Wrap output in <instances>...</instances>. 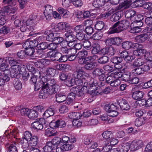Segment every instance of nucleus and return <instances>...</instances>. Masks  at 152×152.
I'll list each match as a JSON object with an SVG mask.
<instances>
[{"mask_svg":"<svg viewBox=\"0 0 152 152\" xmlns=\"http://www.w3.org/2000/svg\"><path fill=\"white\" fill-rule=\"evenodd\" d=\"M119 57H114L111 58V61L115 64H120L122 61L121 58H124V60L127 62H131L135 58V57L132 54L129 53L126 50H124L120 54Z\"/></svg>","mask_w":152,"mask_h":152,"instance_id":"f257e3e1","label":"nucleus"},{"mask_svg":"<svg viewBox=\"0 0 152 152\" xmlns=\"http://www.w3.org/2000/svg\"><path fill=\"white\" fill-rule=\"evenodd\" d=\"M129 23L126 20H123L115 23L107 32L108 34L119 32L127 28Z\"/></svg>","mask_w":152,"mask_h":152,"instance_id":"f03ea898","label":"nucleus"},{"mask_svg":"<svg viewBox=\"0 0 152 152\" xmlns=\"http://www.w3.org/2000/svg\"><path fill=\"white\" fill-rule=\"evenodd\" d=\"M47 77H31L30 83L34 85V90L38 91L47 82Z\"/></svg>","mask_w":152,"mask_h":152,"instance_id":"7ed1b4c3","label":"nucleus"},{"mask_svg":"<svg viewBox=\"0 0 152 152\" xmlns=\"http://www.w3.org/2000/svg\"><path fill=\"white\" fill-rule=\"evenodd\" d=\"M20 28V31L24 32L28 31L33 30L35 26V24L33 19H28L26 21H23L22 22Z\"/></svg>","mask_w":152,"mask_h":152,"instance_id":"20e7f679","label":"nucleus"},{"mask_svg":"<svg viewBox=\"0 0 152 152\" xmlns=\"http://www.w3.org/2000/svg\"><path fill=\"white\" fill-rule=\"evenodd\" d=\"M91 57V59L86 63L84 66V68L87 70H91L96 68L98 65V64L96 59L97 58V56L96 55H93L89 56Z\"/></svg>","mask_w":152,"mask_h":152,"instance_id":"39448f33","label":"nucleus"},{"mask_svg":"<svg viewBox=\"0 0 152 152\" xmlns=\"http://www.w3.org/2000/svg\"><path fill=\"white\" fill-rule=\"evenodd\" d=\"M42 87L44 89V91H45V93H47V94H53L55 93L58 90L57 88L58 86L56 84L50 85L48 83H47L46 84H45Z\"/></svg>","mask_w":152,"mask_h":152,"instance_id":"423d86ee","label":"nucleus"},{"mask_svg":"<svg viewBox=\"0 0 152 152\" xmlns=\"http://www.w3.org/2000/svg\"><path fill=\"white\" fill-rule=\"evenodd\" d=\"M89 88L88 89H90L94 95H98L102 94L101 90L100 88L97 89L98 85L96 82L91 80L89 84H88Z\"/></svg>","mask_w":152,"mask_h":152,"instance_id":"0eeeda50","label":"nucleus"},{"mask_svg":"<svg viewBox=\"0 0 152 152\" xmlns=\"http://www.w3.org/2000/svg\"><path fill=\"white\" fill-rule=\"evenodd\" d=\"M41 39V38L39 37L33 40H31V39H28L23 44V48H27V46L32 48L36 46L37 47L38 44L39 43V41Z\"/></svg>","mask_w":152,"mask_h":152,"instance_id":"6e6552de","label":"nucleus"},{"mask_svg":"<svg viewBox=\"0 0 152 152\" xmlns=\"http://www.w3.org/2000/svg\"><path fill=\"white\" fill-rule=\"evenodd\" d=\"M134 50L133 52L134 55L137 56H140L145 54L146 50L143 48V47L142 45L138 43L134 44Z\"/></svg>","mask_w":152,"mask_h":152,"instance_id":"1a4fd4ad","label":"nucleus"},{"mask_svg":"<svg viewBox=\"0 0 152 152\" xmlns=\"http://www.w3.org/2000/svg\"><path fill=\"white\" fill-rule=\"evenodd\" d=\"M70 26V24L68 23L61 22L59 23L57 26H55L52 28V31L53 32H57L59 30L64 31L69 28Z\"/></svg>","mask_w":152,"mask_h":152,"instance_id":"9d476101","label":"nucleus"},{"mask_svg":"<svg viewBox=\"0 0 152 152\" xmlns=\"http://www.w3.org/2000/svg\"><path fill=\"white\" fill-rule=\"evenodd\" d=\"M49 125L52 129L58 127L61 128L65 127L66 124L64 121L62 119H60L56 121H52L49 123Z\"/></svg>","mask_w":152,"mask_h":152,"instance_id":"9b49d317","label":"nucleus"},{"mask_svg":"<svg viewBox=\"0 0 152 152\" xmlns=\"http://www.w3.org/2000/svg\"><path fill=\"white\" fill-rule=\"evenodd\" d=\"M143 143L140 140H135L129 145V149L132 151H134L140 148L142 146Z\"/></svg>","mask_w":152,"mask_h":152,"instance_id":"f8f14e48","label":"nucleus"},{"mask_svg":"<svg viewBox=\"0 0 152 152\" xmlns=\"http://www.w3.org/2000/svg\"><path fill=\"white\" fill-rule=\"evenodd\" d=\"M129 149V145L127 143H123L118 148L111 149L110 152H127Z\"/></svg>","mask_w":152,"mask_h":152,"instance_id":"ddd939ff","label":"nucleus"},{"mask_svg":"<svg viewBox=\"0 0 152 152\" xmlns=\"http://www.w3.org/2000/svg\"><path fill=\"white\" fill-rule=\"evenodd\" d=\"M32 137L31 133L28 132H26L24 133L21 140L24 148H26L28 147V141Z\"/></svg>","mask_w":152,"mask_h":152,"instance_id":"4468645a","label":"nucleus"},{"mask_svg":"<svg viewBox=\"0 0 152 152\" xmlns=\"http://www.w3.org/2000/svg\"><path fill=\"white\" fill-rule=\"evenodd\" d=\"M122 42L121 39L118 37H112L108 38L106 41V43L109 45H118Z\"/></svg>","mask_w":152,"mask_h":152,"instance_id":"2eb2a0df","label":"nucleus"},{"mask_svg":"<svg viewBox=\"0 0 152 152\" xmlns=\"http://www.w3.org/2000/svg\"><path fill=\"white\" fill-rule=\"evenodd\" d=\"M21 72L22 76H38L39 75L40 76V75H42L39 70L35 69H33L32 71H29L27 72V71H26V69H25L23 71H21Z\"/></svg>","mask_w":152,"mask_h":152,"instance_id":"dca6fc26","label":"nucleus"},{"mask_svg":"<svg viewBox=\"0 0 152 152\" xmlns=\"http://www.w3.org/2000/svg\"><path fill=\"white\" fill-rule=\"evenodd\" d=\"M76 88L77 92L76 94L79 96H82L83 95L85 92L89 88L88 83H85L84 86L83 87H74Z\"/></svg>","mask_w":152,"mask_h":152,"instance_id":"f3484780","label":"nucleus"},{"mask_svg":"<svg viewBox=\"0 0 152 152\" xmlns=\"http://www.w3.org/2000/svg\"><path fill=\"white\" fill-rule=\"evenodd\" d=\"M117 102L122 110H128L130 109V106L125 99L122 98L118 99Z\"/></svg>","mask_w":152,"mask_h":152,"instance_id":"a211bd4d","label":"nucleus"},{"mask_svg":"<svg viewBox=\"0 0 152 152\" xmlns=\"http://www.w3.org/2000/svg\"><path fill=\"white\" fill-rule=\"evenodd\" d=\"M19 68V65H16L10 68V72L11 76H18L19 74L18 72H19L20 74H21V71H23L24 69H25L24 68H23L20 70Z\"/></svg>","mask_w":152,"mask_h":152,"instance_id":"6ab92c4d","label":"nucleus"},{"mask_svg":"<svg viewBox=\"0 0 152 152\" xmlns=\"http://www.w3.org/2000/svg\"><path fill=\"white\" fill-rule=\"evenodd\" d=\"M61 54L58 52L54 50H52L50 51L47 53V56L48 57L54 58V60L59 61Z\"/></svg>","mask_w":152,"mask_h":152,"instance_id":"aec40b11","label":"nucleus"},{"mask_svg":"<svg viewBox=\"0 0 152 152\" xmlns=\"http://www.w3.org/2000/svg\"><path fill=\"white\" fill-rule=\"evenodd\" d=\"M45 121L44 119L34 121L32 124V126L34 129L38 130H41L43 127L42 122H43L45 124H46L45 122Z\"/></svg>","mask_w":152,"mask_h":152,"instance_id":"412c9836","label":"nucleus"},{"mask_svg":"<svg viewBox=\"0 0 152 152\" xmlns=\"http://www.w3.org/2000/svg\"><path fill=\"white\" fill-rule=\"evenodd\" d=\"M121 3L117 7L115 8L116 10L122 11L125 9H127L129 7L130 3L128 1H121Z\"/></svg>","mask_w":152,"mask_h":152,"instance_id":"4be33fe9","label":"nucleus"},{"mask_svg":"<svg viewBox=\"0 0 152 152\" xmlns=\"http://www.w3.org/2000/svg\"><path fill=\"white\" fill-rule=\"evenodd\" d=\"M148 35L146 32H144L137 36L135 38L136 42L139 43H142L146 40H148Z\"/></svg>","mask_w":152,"mask_h":152,"instance_id":"5701e85b","label":"nucleus"},{"mask_svg":"<svg viewBox=\"0 0 152 152\" xmlns=\"http://www.w3.org/2000/svg\"><path fill=\"white\" fill-rule=\"evenodd\" d=\"M139 79L136 77H125L124 80L132 84H137L139 82Z\"/></svg>","mask_w":152,"mask_h":152,"instance_id":"b1692460","label":"nucleus"},{"mask_svg":"<svg viewBox=\"0 0 152 152\" xmlns=\"http://www.w3.org/2000/svg\"><path fill=\"white\" fill-rule=\"evenodd\" d=\"M143 94L142 91L138 90L132 93V97L135 100L140 99L143 97Z\"/></svg>","mask_w":152,"mask_h":152,"instance_id":"393cba45","label":"nucleus"},{"mask_svg":"<svg viewBox=\"0 0 152 152\" xmlns=\"http://www.w3.org/2000/svg\"><path fill=\"white\" fill-rule=\"evenodd\" d=\"M58 11L64 18H68L70 16L69 12L67 10L64 9L63 8H58Z\"/></svg>","mask_w":152,"mask_h":152,"instance_id":"a878e982","label":"nucleus"},{"mask_svg":"<svg viewBox=\"0 0 152 152\" xmlns=\"http://www.w3.org/2000/svg\"><path fill=\"white\" fill-rule=\"evenodd\" d=\"M136 15V12L133 10H127L125 13V16L127 18H129L132 21L134 17Z\"/></svg>","mask_w":152,"mask_h":152,"instance_id":"bb28decb","label":"nucleus"},{"mask_svg":"<svg viewBox=\"0 0 152 152\" xmlns=\"http://www.w3.org/2000/svg\"><path fill=\"white\" fill-rule=\"evenodd\" d=\"M56 100L58 103H61L66 99V96L62 94L57 93L56 95Z\"/></svg>","mask_w":152,"mask_h":152,"instance_id":"cd10ccee","label":"nucleus"},{"mask_svg":"<svg viewBox=\"0 0 152 152\" xmlns=\"http://www.w3.org/2000/svg\"><path fill=\"white\" fill-rule=\"evenodd\" d=\"M68 116L69 118L75 120L80 119L82 114L79 112H74L69 113Z\"/></svg>","mask_w":152,"mask_h":152,"instance_id":"c85d7f7f","label":"nucleus"},{"mask_svg":"<svg viewBox=\"0 0 152 152\" xmlns=\"http://www.w3.org/2000/svg\"><path fill=\"white\" fill-rule=\"evenodd\" d=\"M58 35H57L55 38V39L54 41H55L56 44L57 45H60V46H65V44L66 43V41L62 37H59Z\"/></svg>","mask_w":152,"mask_h":152,"instance_id":"c756f323","label":"nucleus"},{"mask_svg":"<svg viewBox=\"0 0 152 152\" xmlns=\"http://www.w3.org/2000/svg\"><path fill=\"white\" fill-rule=\"evenodd\" d=\"M52 143L53 146L55 148L56 146L59 145L60 143H63L62 141L59 137H55L51 142H49Z\"/></svg>","mask_w":152,"mask_h":152,"instance_id":"7c9ffc66","label":"nucleus"},{"mask_svg":"<svg viewBox=\"0 0 152 152\" xmlns=\"http://www.w3.org/2000/svg\"><path fill=\"white\" fill-rule=\"evenodd\" d=\"M38 137L37 136H33L31 139L29 140L28 142V145L32 146H36L38 143Z\"/></svg>","mask_w":152,"mask_h":152,"instance_id":"2f4dec72","label":"nucleus"},{"mask_svg":"<svg viewBox=\"0 0 152 152\" xmlns=\"http://www.w3.org/2000/svg\"><path fill=\"white\" fill-rule=\"evenodd\" d=\"M52 145V143L48 142L47 145L44 148L42 152H50L54 148V147Z\"/></svg>","mask_w":152,"mask_h":152,"instance_id":"473e14b6","label":"nucleus"},{"mask_svg":"<svg viewBox=\"0 0 152 152\" xmlns=\"http://www.w3.org/2000/svg\"><path fill=\"white\" fill-rule=\"evenodd\" d=\"M105 2L104 0H95L93 3V5L95 7L97 8L104 5Z\"/></svg>","mask_w":152,"mask_h":152,"instance_id":"72a5a7b5","label":"nucleus"},{"mask_svg":"<svg viewBox=\"0 0 152 152\" xmlns=\"http://www.w3.org/2000/svg\"><path fill=\"white\" fill-rule=\"evenodd\" d=\"M104 109L106 111L109 113L111 111L115 110L117 108L116 106L113 104H108L104 106Z\"/></svg>","mask_w":152,"mask_h":152,"instance_id":"f704fd0d","label":"nucleus"},{"mask_svg":"<svg viewBox=\"0 0 152 152\" xmlns=\"http://www.w3.org/2000/svg\"><path fill=\"white\" fill-rule=\"evenodd\" d=\"M88 83L87 80L84 78L77 80H75V83L77 87H82L84 86L85 83Z\"/></svg>","mask_w":152,"mask_h":152,"instance_id":"c9c22d12","label":"nucleus"},{"mask_svg":"<svg viewBox=\"0 0 152 152\" xmlns=\"http://www.w3.org/2000/svg\"><path fill=\"white\" fill-rule=\"evenodd\" d=\"M87 73L82 69H77L73 73L74 76H86Z\"/></svg>","mask_w":152,"mask_h":152,"instance_id":"e433bc0d","label":"nucleus"},{"mask_svg":"<svg viewBox=\"0 0 152 152\" xmlns=\"http://www.w3.org/2000/svg\"><path fill=\"white\" fill-rule=\"evenodd\" d=\"M13 83L14 86L16 89L19 90L21 89L22 84L18 79L15 78L14 80Z\"/></svg>","mask_w":152,"mask_h":152,"instance_id":"4c0bfd02","label":"nucleus"},{"mask_svg":"<svg viewBox=\"0 0 152 152\" xmlns=\"http://www.w3.org/2000/svg\"><path fill=\"white\" fill-rule=\"evenodd\" d=\"M146 118L145 117H141L137 118L135 122V125L140 126L145 123V120Z\"/></svg>","mask_w":152,"mask_h":152,"instance_id":"58836bf2","label":"nucleus"},{"mask_svg":"<svg viewBox=\"0 0 152 152\" xmlns=\"http://www.w3.org/2000/svg\"><path fill=\"white\" fill-rule=\"evenodd\" d=\"M102 135L105 139H110V138L113 137V133L111 131H106L102 133Z\"/></svg>","mask_w":152,"mask_h":152,"instance_id":"ea45409f","label":"nucleus"},{"mask_svg":"<svg viewBox=\"0 0 152 152\" xmlns=\"http://www.w3.org/2000/svg\"><path fill=\"white\" fill-rule=\"evenodd\" d=\"M144 64L143 59L141 58H139L136 59L133 64V66H140Z\"/></svg>","mask_w":152,"mask_h":152,"instance_id":"a19ab883","label":"nucleus"},{"mask_svg":"<svg viewBox=\"0 0 152 152\" xmlns=\"http://www.w3.org/2000/svg\"><path fill=\"white\" fill-rule=\"evenodd\" d=\"M105 72L102 69L99 68L96 69L93 72V74L96 76H101L105 75Z\"/></svg>","mask_w":152,"mask_h":152,"instance_id":"79ce46f5","label":"nucleus"},{"mask_svg":"<svg viewBox=\"0 0 152 152\" xmlns=\"http://www.w3.org/2000/svg\"><path fill=\"white\" fill-rule=\"evenodd\" d=\"M57 35H58V34L57 33L55 32H51L49 34L47 35L46 39L49 41H54Z\"/></svg>","mask_w":152,"mask_h":152,"instance_id":"37998d69","label":"nucleus"},{"mask_svg":"<svg viewBox=\"0 0 152 152\" xmlns=\"http://www.w3.org/2000/svg\"><path fill=\"white\" fill-rule=\"evenodd\" d=\"M48 44L45 42H42L39 44L38 43L37 46V48H38V53L48 48Z\"/></svg>","mask_w":152,"mask_h":152,"instance_id":"c03bdc74","label":"nucleus"},{"mask_svg":"<svg viewBox=\"0 0 152 152\" xmlns=\"http://www.w3.org/2000/svg\"><path fill=\"white\" fill-rule=\"evenodd\" d=\"M77 92V90H76V88H75L74 87H72L71 89V92L68 94L67 97L71 98V99L74 100L75 98V96Z\"/></svg>","mask_w":152,"mask_h":152,"instance_id":"a18cd8bd","label":"nucleus"},{"mask_svg":"<svg viewBox=\"0 0 152 152\" xmlns=\"http://www.w3.org/2000/svg\"><path fill=\"white\" fill-rule=\"evenodd\" d=\"M62 145L64 151H66L71 150L74 147L73 145L69 143L68 142H66L65 143H63Z\"/></svg>","mask_w":152,"mask_h":152,"instance_id":"49530a36","label":"nucleus"},{"mask_svg":"<svg viewBox=\"0 0 152 152\" xmlns=\"http://www.w3.org/2000/svg\"><path fill=\"white\" fill-rule=\"evenodd\" d=\"M38 115L37 112H36L33 109L31 110H29L28 116L30 118L33 119L37 118Z\"/></svg>","mask_w":152,"mask_h":152,"instance_id":"de8ad7c7","label":"nucleus"},{"mask_svg":"<svg viewBox=\"0 0 152 152\" xmlns=\"http://www.w3.org/2000/svg\"><path fill=\"white\" fill-rule=\"evenodd\" d=\"M56 70L55 69L53 68H49L45 72H44L42 75H45L49 76L51 75V76H54L55 75V73Z\"/></svg>","mask_w":152,"mask_h":152,"instance_id":"09e8293b","label":"nucleus"},{"mask_svg":"<svg viewBox=\"0 0 152 152\" xmlns=\"http://www.w3.org/2000/svg\"><path fill=\"white\" fill-rule=\"evenodd\" d=\"M91 57L89 56L85 58H79L78 62L81 64H86V63L91 59Z\"/></svg>","mask_w":152,"mask_h":152,"instance_id":"8fccbe9b","label":"nucleus"},{"mask_svg":"<svg viewBox=\"0 0 152 152\" xmlns=\"http://www.w3.org/2000/svg\"><path fill=\"white\" fill-rule=\"evenodd\" d=\"M142 31L140 28L138 27L137 26L135 27H132L131 25V27L129 28V31L130 32L132 33H138Z\"/></svg>","mask_w":152,"mask_h":152,"instance_id":"3c124183","label":"nucleus"},{"mask_svg":"<svg viewBox=\"0 0 152 152\" xmlns=\"http://www.w3.org/2000/svg\"><path fill=\"white\" fill-rule=\"evenodd\" d=\"M132 46V42L129 41L124 42L122 44V48L127 50L129 49Z\"/></svg>","mask_w":152,"mask_h":152,"instance_id":"603ef678","label":"nucleus"},{"mask_svg":"<svg viewBox=\"0 0 152 152\" xmlns=\"http://www.w3.org/2000/svg\"><path fill=\"white\" fill-rule=\"evenodd\" d=\"M93 49L91 51V53L93 54H96L99 51L100 48V45L98 44L94 43L93 45Z\"/></svg>","mask_w":152,"mask_h":152,"instance_id":"864d4df0","label":"nucleus"},{"mask_svg":"<svg viewBox=\"0 0 152 152\" xmlns=\"http://www.w3.org/2000/svg\"><path fill=\"white\" fill-rule=\"evenodd\" d=\"M10 29L9 27L3 26L1 27L0 26V34H6L10 32Z\"/></svg>","mask_w":152,"mask_h":152,"instance_id":"5fc2aeb1","label":"nucleus"},{"mask_svg":"<svg viewBox=\"0 0 152 152\" xmlns=\"http://www.w3.org/2000/svg\"><path fill=\"white\" fill-rule=\"evenodd\" d=\"M143 73L142 69L140 68H137L132 70V75H139Z\"/></svg>","mask_w":152,"mask_h":152,"instance_id":"6e6d98bb","label":"nucleus"},{"mask_svg":"<svg viewBox=\"0 0 152 152\" xmlns=\"http://www.w3.org/2000/svg\"><path fill=\"white\" fill-rule=\"evenodd\" d=\"M25 52L26 55L32 56L35 50L34 48L27 47V48H25Z\"/></svg>","mask_w":152,"mask_h":152,"instance_id":"4d7b16f0","label":"nucleus"},{"mask_svg":"<svg viewBox=\"0 0 152 152\" xmlns=\"http://www.w3.org/2000/svg\"><path fill=\"white\" fill-rule=\"evenodd\" d=\"M104 26V23L102 21H98L96 22L95 25V28L97 30H101Z\"/></svg>","mask_w":152,"mask_h":152,"instance_id":"13d9d810","label":"nucleus"},{"mask_svg":"<svg viewBox=\"0 0 152 152\" xmlns=\"http://www.w3.org/2000/svg\"><path fill=\"white\" fill-rule=\"evenodd\" d=\"M66 85L68 86H71L75 83V80L74 78L70 77H68V79L66 81Z\"/></svg>","mask_w":152,"mask_h":152,"instance_id":"bf43d9fd","label":"nucleus"},{"mask_svg":"<svg viewBox=\"0 0 152 152\" xmlns=\"http://www.w3.org/2000/svg\"><path fill=\"white\" fill-rule=\"evenodd\" d=\"M91 42L88 40L84 41L83 43L82 46L85 49L89 50L91 48Z\"/></svg>","mask_w":152,"mask_h":152,"instance_id":"052dcab7","label":"nucleus"},{"mask_svg":"<svg viewBox=\"0 0 152 152\" xmlns=\"http://www.w3.org/2000/svg\"><path fill=\"white\" fill-rule=\"evenodd\" d=\"M45 7V10H44V13H46V14L47 13L50 14L53 13V7L49 5H46Z\"/></svg>","mask_w":152,"mask_h":152,"instance_id":"680f3d73","label":"nucleus"},{"mask_svg":"<svg viewBox=\"0 0 152 152\" xmlns=\"http://www.w3.org/2000/svg\"><path fill=\"white\" fill-rule=\"evenodd\" d=\"M84 26L83 25H78L75 28V30L77 33H83L84 30Z\"/></svg>","mask_w":152,"mask_h":152,"instance_id":"e2e57ef3","label":"nucleus"},{"mask_svg":"<svg viewBox=\"0 0 152 152\" xmlns=\"http://www.w3.org/2000/svg\"><path fill=\"white\" fill-rule=\"evenodd\" d=\"M119 70L115 69L113 71L108 73L107 75L108 76H115V75H121V72H119Z\"/></svg>","mask_w":152,"mask_h":152,"instance_id":"0e129e2a","label":"nucleus"},{"mask_svg":"<svg viewBox=\"0 0 152 152\" xmlns=\"http://www.w3.org/2000/svg\"><path fill=\"white\" fill-rule=\"evenodd\" d=\"M8 65L7 64L6 61L5 60H3L1 64L0 65V69L1 71L4 72H7L8 70H6V68L7 67Z\"/></svg>","mask_w":152,"mask_h":152,"instance_id":"69168bd1","label":"nucleus"},{"mask_svg":"<svg viewBox=\"0 0 152 152\" xmlns=\"http://www.w3.org/2000/svg\"><path fill=\"white\" fill-rule=\"evenodd\" d=\"M33 109L38 114L39 113L44 111L45 109L43 107L40 105L34 106Z\"/></svg>","mask_w":152,"mask_h":152,"instance_id":"338daca9","label":"nucleus"},{"mask_svg":"<svg viewBox=\"0 0 152 152\" xmlns=\"http://www.w3.org/2000/svg\"><path fill=\"white\" fill-rule=\"evenodd\" d=\"M102 36L103 34L101 32H97L93 34L92 37L94 40H99L102 38Z\"/></svg>","mask_w":152,"mask_h":152,"instance_id":"774afa93","label":"nucleus"}]
</instances>
